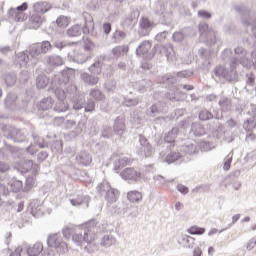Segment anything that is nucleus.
<instances>
[{
  "instance_id": "obj_1",
  "label": "nucleus",
  "mask_w": 256,
  "mask_h": 256,
  "mask_svg": "<svg viewBox=\"0 0 256 256\" xmlns=\"http://www.w3.org/2000/svg\"><path fill=\"white\" fill-rule=\"evenodd\" d=\"M99 229L95 222H89L84 226H65L62 234L66 239H71L78 247H83L85 253H95L97 245V232Z\"/></svg>"
},
{
  "instance_id": "obj_2",
  "label": "nucleus",
  "mask_w": 256,
  "mask_h": 256,
  "mask_svg": "<svg viewBox=\"0 0 256 256\" xmlns=\"http://www.w3.org/2000/svg\"><path fill=\"white\" fill-rule=\"evenodd\" d=\"M82 17L85 21L84 27H81L79 24L71 26L67 30L68 37H79L83 32L84 35H91V37H99L97 31H95V22H93V16L88 12H84Z\"/></svg>"
},
{
  "instance_id": "obj_3",
  "label": "nucleus",
  "mask_w": 256,
  "mask_h": 256,
  "mask_svg": "<svg viewBox=\"0 0 256 256\" xmlns=\"http://www.w3.org/2000/svg\"><path fill=\"white\" fill-rule=\"evenodd\" d=\"M47 243L49 247L55 249L58 255H65V253H68L69 251V246L67 245V242L63 241L61 234H51L48 237Z\"/></svg>"
},
{
  "instance_id": "obj_4",
  "label": "nucleus",
  "mask_w": 256,
  "mask_h": 256,
  "mask_svg": "<svg viewBox=\"0 0 256 256\" xmlns=\"http://www.w3.org/2000/svg\"><path fill=\"white\" fill-rule=\"evenodd\" d=\"M51 49H53L51 42L43 41L42 43L31 45L29 49V53L31 57H41V55H45L49 53Z\"/></svg>"
},
{
  "instance_id": "obj_5",
  "label": "nucleus",
  "mask_w": 256,
  "mask_h": 256,
  "mask_svg": "<svg viewBox=\"0 0 256 256\" xmlns=\"http://www.w3.org/2000/svg\"><path fill=\"white\" fill-rule=\"evenodd\" d=\"M235 73L233 70L226 69L223 66H217L214 69V79L218 81V83H225V81H233V77Z\"/></svg>"
},
{
  "instance_id": "obj_6",
  "label": "nucleus",
  "mask_w": 256,
  "mask_h": 256,
  "mask_svg": "<svg viewBox=\"0 0 256 256\" xmlns=\"http://www.w3.org/2000/svg\"><path fill=\"white\" fill-rule=\"evenodd\" d=\"M17 170L20 173H32V175H39V165L33 163V160H21L17 165Z\"/></svg>"
},
{
  "instance_id": "obj_7",
  "label": "nucleus",
  "mask_w": 256,
  "mask_h": 256,
  "mask_svg": "<svg viewBox=\"0 0 256 256\" xmlns=\"http://www.w3.org/2000/svg\"><path fill=\"white\" fill-rule=\"evenodd\" d=\"M8 139H11L14 143H23L25 141V130H19L15 127L7 128Z\"/></svg>"
},
{
  "instance_id": "obj_8",
  "label": "nucleus",
  "mask_w": 256,
  "mask_h": 256,
  "mask_svg": "<svg viewBox=\"0 0 256 256\" xmlns=\"http://www.w3.org/2000/svg\"><path fill=\"white\" fill-rule=\"evenodd\" d=\"M151 29H153V22H151L147 17H142L139 21V35H141V37H145V35H149Z\"/></svg>"
},
{
  "instance_id": "obj_9",
  "label": "nucleus",
  "mask_w": 256,
  "mask_h": 256,
  "mask_svg": "<svg viewBox=\"0 0 256 256\" xmlns=\"http://www.w3.org/2000/svg\"><path fill=\"white\" fill-rule=\"evenodd\" d=\"M177 243L184 249H193L195 247V238L187 234H180L177 236Z\"/></svg>"
},
{
  "instance_id": "obj_10",
  "label": "nucleus",
  "mask_w": 256,
  "mask_h": 256,
  "mask_svg": "<svg viewBox=\"0 0 256 256\" xmlns=\"http://www.w3.org/2000/svg\"><path fill=\"white\" fill-rule=\"evenodd\" d=\"M22 246H26V249H24V253H26L27 256H38L43 253V244L40 242H36L32 246L27 243H23Z\"/></svg>"
},
{
  "instance_id": "obj_11",
  "label": "nucleus",
  "mask_w": 256,
  "mask_h": 256,
  "mask_svg": "<svg viewBox=\"0 0 256 256\" xmlns=\"http://www.w3.org/2000/svg\"><path fill=\"white\" fill-rule=\"evenodd\" d=\"M68 57L70 61H73L74 63H85L89 57L83 53V50H79V48L74 49L72 52L68 53Z\"/></svg>"
},
{
  "instance_id": "obj_12",
  "label": "nucleus",
  "mask_w": 256,
  "mask_h": 256,
  "mask_svg": "<svg viewBox=\"0 0 256 256\" xmlns=\"http://www.w3.org/2000/svg\"><path fill=\"white\" fill-rule=\"evenodd\" d=\"M69 80V71L63 70L54 76L52 83L53 85H60L63 87V85H67L69 83Z\"/></svg>"
},
{
  "instance_id": "obj_13",
  "label": "nucleus",
  "mask_w": 256,
  "mask_h": 256,
  "mask_svg": "<svg viewBox=\"0 0 256 256\" xmlns=\"http://www.w3.org/2000/svg\"><path fill=\"white\" fill-rule=\"evenodd\" d=\"M52 7L53 6L47 1H39L33 4V11L34 13L44 15V13L51 11Z\"/></svg>"
},
{
  "instance_id": "obj_14",
  "label": "nucleus",
  "mask_w": 256,
  "mask_h": 256,
  "mask_svg": "<svg viewBox=\"0 0 256 256\" xmlns=\"http://www.w3.org/2000/svg\"><path fill=\"white\" fill-rule=\"evenodd\" d=\"M120 175L125 181H139V173L133 168H126Z\"/></svg>"
},
{
  "instance_id": "obj_15",
  "label": "nucleus",
  "mask_w": 256,
  "mask_h": 256,
  "mask_svg": "<svg viewBox=\"0 0 256 256\" xmlns=\"http://www.w3.org/2000/svg\"><path fill=\"white\" fill-rule=\"evenodd\" d=\"M113 130L116 135L121 137L125 133V118L118 117L114 121Z\"/></svg>"
},
{
  "instance_id": "obj_16",
  "label": "nucleus",
  "mask_w": 256,
  "mask_h": 256,
  "mask_svg": "<svg viewBox=\"0 0 256 256\" xmlns=\"http://www.w3.org/2000/svg\"><path fill=\"white\" fill-rule=\"evenodd\" d=\"M76 161L77 163H79L80 165H84L85 167H87V165H91V154H89V152L87 151H81L76 155Z\"/></svg>"
},
{
  "instance_id": "obj_17",
  "label": "nucleus",
  "mask_w": 256,
  "mask_h": 256,
  "mask_svg": "<svg viewBox=\"0 0 256 256\" xmlns=\"http://www.w3.org/2000/svg\"><path fill=\"white\" fill-rule=\"evenodd\" d=\"M104 198L107 201V205H111L113 203H117V201L119 199V190L111 187L108 190V192H106Z\"/></svg>"
},
{
  "instance_id": "obj_18",
  "label": "nucleus",
  "mask_w": 256,
  "mask_h": 256,
  "mask_svg": "<svg viewBox=\"0 0 256 256\" xmlns=\"http://www.w3.org/2000/svg\"><path fill=\"white\" fill-rule=\"evenodd\" d=\"M96 74H89L87 72H84L80 75V79L83 80L86 85H97L99 83V77L95 76Z\"/></svg>"
},
{
  "instance_id": "obj_19",
  "label": "nucleus",
  "mask_w": 256,
  "mask_h": 256,
  "mask_svg": "<svg viewBox=\"0 0 256 256\" xmlns=\"http://www.w3.org/2000/svg\"><path fill=\"white\" fill-rule=\"evenodd\" d=\"M167 111V106L164 103H157L150 107L149 115L150 117H157L160 113H165Z\"/></svg>"
},
{
  "instance_id": "obj_20",
  "label": "nucleus",
  "mask_w": 256,
  "mask_h": 256,
  "mask_svg": "<svg viewBox=\"0 0 256 256\" xmlns=\"http://www.w3.org/2000/svg\"><path fill=\"white\" fill-rule=\"evenodd\" d=\"M89 196L78 195L75 198L70 199V203L73 207H79V205H86L89 207Z\"/></svg>"
},
{
  "instance_id": "obj_21",
  "label": "nucleus",
  "mask_w": 256,
  "mask_h": 256,
  "mask_svg": "<svg viewBox=\"0 0 256 256\" xmlns=\"http://www.w3.org/2000/svg\"><path fill=\"white\" fill-rule=\"evenodd\" d=\"M139 142L142 146V150L144 151L145 157H151L153 155V147L151 144L147 142V139L143 136H139Z\"/></svg>"
},
{
  "instance_id": "obj_22",
  "label": "nucleus",
  "mask_w": 256,
  "mask_h": 256,
  "mask_svg": "<svg viewBox=\"0 0 256 256\" xmlns=\"http://www.w3.org/2000/svg\"><path fill=\"white\" fill-rule=\"evenodd\" d=\"M107 207L112 213H115V215H125V205L121 202L107 204Z\"/></svg>"
},
{
  "instance_id": "obj_23",
  "label": "nucleus",
  "mask_w": 256,
  "mask_h": 256,
  "mask_svg": "<svg viewBox=\"0 0 256 256\" xmlns=\"http://www.w3.org/2000/svg\"><path fill=\"white\" fill-rule=\"evenodd\" d=\"M46 63H48L50 67H60V65L65 63V60H63V58H61L59 55H52L48 56Z\"/></svg>"
},
{
  "instance_id": "obj_24",
  "label": "nucleus",
  "mask_w": 256,
  "mask_h": 256,
  "mask_svg": "<svg viewBox=\"0 0 256 256\" xmlns=\"http://www.w3.org/2000/svg\"><path fill=\"white\" fill-rule=\"evenodd\" d=\"M151 49V42L144 41L136 48V55L141 57V55H147Z\"/></svg>"
},
{
  "instance_id": "obj_25",
  "label": "nucleus",
  "mask_w": 256,
  "mask_h": 256,
  "mask_svg": "<svg viewBox=\"0 0 256 256\" xmlns=\"http://www.w3.org/2000/svg\"><path fill=\"white\" fill-rule=\"evenodd\" d=\"M43 21H45V17L41 16L37 12L33 13L30 17V23L35 29H37V27H41V25H43Z\"/></svg>"
},
{
  "instance_id": "obj_26",
  "label": "nucleus",
  "mask_w": 256,
  "mask_h": 256,
  "mask_svg": "<svg viewBox=\"0 0 256 256\" xmlns=\"http://www.w3.org/2000/svg\"><path fill=\"white\" fill-rule=\"evenodd\" d=\"M29 208L31 209V214L34 217H37V215H41V213H43V206L39 203V201L33 200L30 202Z\"/></svg>"
},
{
  "instance_id": "obj_27",
  "label": "nucleus",
  "mask_w": 256,
  "mask_h": 256,
  "mask_svg": "<svg viewBox=\"0 0 256 256\" xmlns=\"http://www.w3.org/2000/svg\"><path fill=\"white\" fill-rule=\"evenodd\" d=\"M191 133H193V135H195V137H202V135H205L206 131H205V128L203 127V125L195 122L191 126Z\"/></svg>"
},
{
  "instance_id": "obj_28",
  "label": "nucleus",
  "mask_w": 256,
  "mask_h": 256,
  "mask_svg": "<svg viewBox=\"0 0 256 256\" xmlns=\"http://www.w3.org/2000/svg\"><path fill=\"white\" fill-rule=\"evenodd\" d=\"M8 15L10 19H13L14 21H18V22L25 21V13L19 12L13 8H11L8 11Z\"/></svg>"
},
{
  "instance_id": "obj_29",
  "label": "nucleus",
  "mask_w": 256,
  "mask_h": 256,
  "mask_svg": "<svg viewBox=\"0 0 256 256\" xmlns=\"http://www.w3.org/2000/svg\"><path fill=\"white\" fill-rule=\"evenodd\" d=\"M127 199L131 203H139V201H141L143 199V194H141V192H139L137 190H132V191L128 192Z\"/></svg>"
},
{
  "instance_id": "obj_30",
  "label": "nucleus",
  "mask_w": 256,
  "mask_h": 256,
  "mask_svg": "<svg viewBox=\"0 0 256 256\" xmlns=\"http://www.w3.org/2000/svg\"><path fill=\"white\" fill-rule=\"evenodd\" d=\"M161 53H164L169 61H173V57H175V50H173V46L171 44L162 46Z\"/></svg>"
},
{
  "instance_id": "obj_31",
  "label": "nucleus",
  "mask_w": 256,
  "mask_h": 256,
  "mask_svg": "<svg viewBox=\"0 0 256 256\" xmlns=\"http://www.w3.org/2000/svg\"><path fill=\"white\" fill-rule=\"evenodd\" d=\"M115 243H117V240L111 235L104 236L100 241L101 247H105L106 249H108V247H112Z\"/></svg>"
},
{
  "instance_id": "obj_32",
  "label": "nucleus",
  "mask_w": 256,
  "mask_h": 256,
  "mask_svg": "<svg viewBox=\"0 0 256 256\" xmlns=\"http://www.w3.org/2000/svg\"><path fill=\"white\" fill-rule=\"evenodd\" d=\"M219 105H220L222 111H224V112L231 111V109L233 107L231 99H229L227 97H222L219 100Z\"/></svg>"
},
{
  "instance_id": "obj_33",
  "label": "nucleus",
  "mask_w": 256,
  "mask_h": 256,
  "mask_svg": "<svg viewBox=\"0 0 256 256\" xmlns=\"http://www.w3.org/2000/svg\"><path fill=\"white\" fill-rule=\"evenodd\" d=\"M111 189V184L107 181H103L100 184L97 185L96 190L99 193V195H106L109 190Z\"/></svg>"
},
{
  "instance_id": "obj_34",
  "label": "nucleus",
  "mask_w": 256,
  "mask_h": 256,
  "mask_svg": "<svg viewBox=\"0 0 256 256\" xmlns=\"http://www.w3.org/2000/svg\"><path fill=\"white\" fill-rule=\"evenodd\" d=\"M151 173H153L152 165L143 166L140 169V172L138 173V177H139V179H147V177H149V175H151Z\"/></svg>"
},
{
  "instance_id": "obj_35",
  "label": "nucleus",
  "mask_w": 256,
  "mask_h": 256,
  "mask_svg": "<svg viewBox=\"0 0 256 256\" xmlns=\"http://www.w3.org/2000/svg\"><path fill=\"white\" fill-rule=\"evenodd\" d=\"M103 66V62L100 60L95 61L91 66H89L88 71L93 73V75H101V67Z\"/></svg>"
},
{
  "instance_id": "obj_36",
  "label": "nucleus",
  "mask_w": 256,
  "mask_h": 256,
  "mask_svg": "<svg viewBox=\"0 0 256 256\" xmlns=\"http://www.w3.org/2000/svg\"><path fill=\"white\" fill-rule=\"evenodd\" d=\"M236 63H239L240 65L244 66L245 69H249L251 67V59L247 58V56L239 58V59H234L232 61L231 67L232 68L235 67Z\"/></svg>"
},
{
  "instance_id": "obj_37",
  "label": "nucleus",
  "mask_w": 256,
  "mask_h": 256,
  "mask_svg": "<svg viewBox=\"0 0 256 256\" xmlns=\"http://www.w3.org/2000/svg\"><path fill=\"white\" fill-rule=\"evenodd\" d=\"M51 107H53V98L51 97L44 98L39 104V109L42 111H48Z\"/></svg>"
},
{
  "instance_id": "obj_38",
  "label": "nucleus",
  "mask_w": 256,
  "mask_h": 256,
  "mask_svg": "<svg viewBox=\"0 0 256 256\" xmlns=\"http://www.w3.org/2000/svg\"><path fill=\"white\" fill-rule=\"evenodd\" d=\"M85 108V96L79 95L78 98L74 101L73 109L75 111H81V109Z\"/></svg>"
},
{
  "instance_id": "obj_39",
  "label": "nucleus",
  "mask_w": 256,
  "mask_h": 256,
  "mask_svg": "<svg viewBox=\"0 0 256 256\" xmlns=\"http://www.w3.org/2000/svg\"><path fill=\"white\" fill-rule=\"evenodd\" d=\"M178 133H179V128H177V127L172 128V130L165 135L164 141L166 143H173V141H175V138L177 137Z\"/></svg>"
},
{
  "instance_id": "obj_40",
  "label": "nucleus",
  "mask_w": 256,
  "mask_h": 256,
  "mask_svg": "<svg viewBox=\"0 0 256 256\" xmlns=\"http://www.w3.org/2000/svg\"><path fill=\"white\" fill-rule=\"evenodd\" d=\"M128 51L129 47L126 45L116 46L112 49V55H114V57H121V55H125Z\"/></svg>"
},
{
  "instance_id": "obj_41",
  "label": "nucleus",
  "mask_w": 256,
  "mask_h": 256,
  "mask_svg": "<svg viewBox=\"0 0 256 256\" xmlns=\"http://www.w3.org/2000/svg\"><path fill=\"white\" fill-rule=\"evenodd\" d=\"M135 87L138 91H147V89H151V87H153V82H151V80H142L140 84L136 83Z\"/></svg>"
},
{
  "instance_id": "obj_42",
  "label": "nucleus",
  "mask_w": 256,
  "mask_h": 256,
  "mask_svg": "<svg viewBox=\"0 0 256 256\" xmlns=\"http://www.w3.org/2000/svg\"><path fill=\"white\" fill-rule=\"evenodd\" d=\"M36 85L39 89H45L49 85V78L45 75H39L36 79Z\"/></svg>"
},
{
  "instance_id": "obj_43",
  "label": "nucleus",
  "mask_w": 256,
  "mask_h": 256,
  "mask_svg": "<svg viewBox=\"0 0 256 256\" xmlns=\"http://www.w3.org/2000/svg\"><path fill=\"white\" fill-rule=\"evenodd\" d=\"M69 23H71V20L67 16H60L56 19V25L60 29H65V27L69 26Z\"/></svg>"
},
{
  "instance_id": "obj_44",
  "label": "nucleus",
  "mask_w": 256,
  "mask_h": 256,
  "mask_svg": "<svg viewBox=\"0 0 256 256\" xmlns=\"http://www.w3.org/2000/svg\"><path fill=\"white\" fill-rule=\"evenodd\" d=\"M4 81L7 87H13L17 83V75L15 73L6 74L4 76Z\"/></svg>"
},
{
  "instance_id": "obj_45",
  "label": "nucleus",
  "mask_w": 256,
  "mask_h": 256,
  "mask_svg": "<svg viewBox=\"0 0 256 256\" xmlns=\"http://www.w3.org/2000/svg\"><path fill=\"white\" fill-rule=\"evenodd\" d=\"M202 39L207 45H215V43H217V36L213 31H209V33L206 34V37H202Z\"/></svg>"
},
{
  "instance_id": "obj_46",
  "label": "nucleus",
  "mask_w": 256,
  "mask_h": 256,
  "mask_svg": "<svg viewBox=\"0 0 256 256\" xmlns=\"http://www.w3.org/2000/svg\"><path fill=\"white\" fill-rule=\"evenodd\" d=\"M89 95L95 99V101H105V95H103V92L99 89H92Z\"/></svg>"
},
{
  "instance_id": "obj_47",
  "label": "nucleus",
  "mask_w": 256,
  "mask_h": 256,
  "mask_svg": "<svg viewBox=\"0 0 256 256\" xmlns=\"http://www.w3.org/2000/svg\"><path fill=\"white\" fill-rule=\"evenodd\" d=\"M10 189L13 193H19L23 189V181L21 180H12L10 182Z\"/></svg>"
},
{
  "instance_id": "obj_48",
  "label": "nucleus",
  "mask_w": 256,
  "mask_h": 256,
  "mask_svg": "<svg viewBox=\"0 0 256 256\" xmlns=\"http://www.w3.org/2000/svg\"><path fill=\"white\" fill-rule=\"evenodd\" d=\"M136 23H137V17L128 16L124 19L122 25H123V27L131 29L135 26Z\"/></svg>"
},
{
  "instance_id": "obj_49",
  "label": "nucleus",
  "mask_w": 256,
  "mask_h": 256,
  "mask_svg": "<svg viewBox=\"0 0 256 256\" xmlns=\"http://www.w3.org/2000/svg\"><path fill=\"white\" fill-rule=\"evenodd\" d=\"M198 30H199L201 39L203 37H207V34L209 33V31H212V30H209V24L205 22H201L199 24Z\"/></svg>"
},
{
  "instance_id": "obj_50",
  "label": "nucleus",
  "mask_w": 256,
  "mask_h": 256,
  "mask_svg": "<svg viewBox=\"0 0 256 256\" xmlns=\"http://www.w3.org/2000/svg\"><path fill=\"white\" fill-rule=\"evenodd\" d=\"M68 110L69 105L65 103L63 100H60V102H58L54 107V111H56V113H65V111Z\"/></svg>"
},
{
  "instance_id": "obj_51",
  "label": "nucleus",
  "mask_w": 256,
  "mask_h": 256,
  "mask_svg": "<svg viewBox=\"0 0 256 256\" xmlns=\"http://www.w3.org/2000/svg\"><path fill=\"white\" fill-rule=\"evenodd\" d=\"M34 144L38 149H45L47 147V142L40 136L33 135Z\"/></svg>"
},
{
  "instance_id": "obj_52",
  "label": "nucleus",
  "mask_w": 256,
  "mask_h": 256,
  "mask_svg": "<svg viewBox=\"0 0 256 256\" xmlns=\"http://www.w3.org/2000/svg\"><path fill=\"white\" fill-rule=\"evenodd\" d=\"M15 101H17V94L10 93L5 99V106L11 108L15 105Z\"/></svg>"
},
{
  "instance_id": "obj_53",
  "label": "nucleus",
  "mask_w": 256,
  "mask_h": 256,
  "mask_svg": "<svg viewBox=\"0 0 256 256\" xmlns=\"http://www.w3.org/2000/svg\"><path fill=\"white\" fill-rule=\"evenodd\" d=\"M127 37V34L121 30H116L113 34L112 39L114 40V43H121L123 39Z\"/></svg>"
},
{
  "instance_id": "obj_54",
  "label": "nucleus",
  "mask_w": 256,
  "mask_h": 256,
  "mask_svg": "<svg viewBox=\"0 0 256 256\" xmlns=\"http://www.w3.org/2000/svg\"><path fill=\"white\" fill-rule=\"evenodd\" d=\"M17 61L20 65V67H25V65H27V63L29 62V55H27V53H25V52H20L18 54Z\"/></svg>"
},
{
  "instance_id": "obj_55",
  "label": "nucleus",
  "mask_w": 256,
  "mask_h": 256,
  "mask_svg": "<svg viewBox=\"0 0 256 256\" xmlns=\"http://www.w3.org/2000/svg\"><path fill=\"white\" fill-rule=\"evenodd\" d=\"M177 159H181V154L177 152H171L166 156L165 161L168 163V165H171V163H175Z\"/></svg>"
},
{
  "instance_id": "obj_56",
  "label": "nucleus",
  "mask_w": 256,
  "mask_h": 256,
  "mask_svg": "<svg viewBox=\"0 0 256 256\" xmlns=\"http://www.w3.org/2000/svg\"><path fill=\"white\" fill-rule=\"evenodd\" d=\"M127 165H131V160L123 156L117 160L115 167H117V169H121V167H127Z\"/></svg>"
},
{
  "instance_id": "obj_57",
  "label": "nucleus",
  "mask_w": 256,
  "mask_h": 256,
  "mask_svg": "<svg viewBox=\"0 0 256 256\" xmlns=\"http://www.w3.org/2000/svg\"><path fill=\"white\" fill-rule=\"evenodd\" d=\"M187 233H189V235H203V233H205V228L192 226L187 229Z\"/></svg>"
},
{
  "instance_id": "obj_58",
  "label": "nucleus",
  "mask_w": 256,
  "mask_h": 256,
  "mask_svg": "<svg viewBox=\"0 0 256 256\" xmlns=\"http://www.w3.org/2000/svg\"><path fill=\"white\" fill-rule=\"evenodd\" d=\"M181 151H184L188 155H193L197 153V146H195V144H188L186 146H182Z\"/></svg>"
},
{
  "instance_id": "obj_59",
  "label": "nucleus",
  "mask_w": 256,
  "mask_h": 256,
  "mask_svg": "<svg viewBox=\"0 0 256 256\" xmlns=\"http://www.w3.org/2000/svg\"><path fill=\"white\" fill-rule=\"evenodd\" d=\"M54 95L59 101H65V98L67 97V94H65V90H63V88L61 87H57L54 90Z\"/></svg>"
},
{
  "instance_id": "obj_60",
  "label": "nucleus",
  "mask_w": 256,
  "mask_h": 256,
  "mask_svg": "<svg viewBox=\"0 0 256 256\" xmlns=\"http://www.w3.org/2000/svg\"><path fill=\"white\" fill-rule=\"evenodd\" d=\"M52 44H53V47H55L56 49H63L65 47H67L68 45H71V44H68L67 42L59 40L57 38L52 39Z\"/></svg>"
},
{
  "instance_id": "obj_61",
  "label": "nucleus",
  "mask_w": 256,
  "mask_h": 256,
  "mask_svg": "<svg viewBox=\"0 0 256 256\" xmlns=\"http://www.w3.org/2000/svg\"><path fill=\"white\" fill-rule=\"evenodd\" d=\"M199 119L201 121H209V119H213V114L209 112L208 110H202L199 113Z\"/></svg>"
},
{
  "instance_id": "obj_62",
  "label": "nucleus",
  "mask_w": 256,
  "mask_h": 256,
  "mask_svg": "<svg viewBox=\"0 0 256 256\" xmlns=\"http://www.w3.org/2000/svg\"><path fill=\"white\" fill-rule=\"evenodd\" d=\"M25 249H27V246H23V244H21L20 246H18L14 252L11 253L10 256H23V255H27L25 253Z\"/></svg>"
},
{
  "instance_id": "obj_63",
  "label": "nucleus",
  "mask_w": 256,
  "mask_h": 256,
  "mask_svg": "<svg viewBox=\"0 0 256 256\" xmlns=\"http://www.w3.org/2000/svg\"><path fill=\"white\" fill-rule=\"evenodd\" d=\"M234 52H235V55L238 56L237 58H234V59H241V58L247 56V51H245V49H243V47H239V46L236 47L234 49Z\"/></svg>"
},
{
  "instance_id": "obj_64",
  "label": "nucleus",
  "mask_w": 256,
  "mask_h": 256,
  "mask_svg": "<svg viewBox=\"0 0 256 256\" xmlns=\"http://www.w3.org/2000/svg\"><path fill=\"white\" fill-rule=\"evenodd\" d=\"M248 115H250L254 121L256 119V105L255 104H251L248 110Z\"/></svg>"
}]
</instances>
